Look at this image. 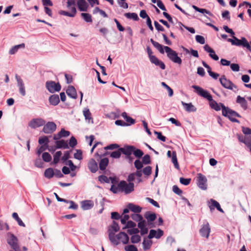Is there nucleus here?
Returning <instances> with one entry per match:
<instances>
[{
  "mask_svg": "<svg viewBox=\"0 0 251 251\" xmlns=\"http://www.w3.org/2000/svg\"><path fill=\"white\" fill-rule=\"evenodd\" d=\"M65 203H70V206L68 207V209H72L76 210L78 208V205L76 204L74 201H69L67 200V202H64Z\"/></svg>",
  "mask_w": 251,
  "mask_h": 251,
  "instance_id": "680f3d73",
  "label": "nucleus"
},
{
  "mask_svg": "<svg viewBox=\"0 0 251 251\" xmlns=\"http://www.w3.org/2000/svg\"><path fill=\"white\" fill-rule=\"evenodd\" d=\"M172 190L175 194L179 196H180L182 193V191L179 189L176 185H175L173 186Z\"/></svg>",
  "mask_w": 251,
  "mask_h": 251,
  "instance_id": "774afa93",
  "label": "nucleus"
},
{
  "mask_svg": "<svg viewBox=\"0 0 251 251\" xmlns=\"http://www.w3.org/2000/svg\"><path fill=\"white\" fill-rule=\"evenodd\" d=\"M195 39H196V41H197V42H198L201 44L202 45L205 43V39L201 35H197L195 36Z\"/></svg>",
  "mask_w": 251,
  "mask_h": 251,
  "instance_id": "0e129e2a",
  "label": "nucleus"
},
{
  "mask_svg": "<svg viewBox=\"0 0 251 251\" xmlns=\"http://www.w3.org/2000/svg\"><path fill=\"white\" fill-rule=\"evenodd\" d=\"M77 140L75 139V138L74 136H72L69 140L68 145L71 147L74 148L77 145Z\"/></svg>",
  "mask_w": 251,
  "mask_h": 251,
  "instance_id": "4d7b16f0",
  "label": "nucleus"
},
{
  "mask_svg": "<svg viewBox=\"0 0 251 251\" xmlns=\"http://www.w3.org/2000/svg\"><path fill=\"white\" fill-rule=\"evenodd\" d=\"M125 225V226L123 227V229L133 228L136 226V224L132 221H128Z\"/></svg>",
  "mask_w": 251,
  "mask_h": 251,
  "instance_id": "8fccbe9b",
  "label": "nucleus"
},
{
  "mask_svg": "<svg viewBox=\"0 0 251 251\" xmlns=\"http://www.w3.org/2000/svg\"><path fill=\"white\" fill-rule=\"evenodd\" d=\"M143 163L139 159H136L134 162V166L137 170H141L143 167Z\"/></svg>",
  "mask_w": 251,
  "mask_h": 251,
  "instance_id": "bf43d9fd",
  "label": "nucleus"
},
{
  "mask_svg": "<svg viewBox=\"0 0 251 251\" xmlns=\"http://www.w3.org/2000/svg\"><path fill=\"white\" fill-rule=\"evenodd\" d=\"M56 125L53 122H48L45 124L43 128V132L46 134H51L55 131Z\"/></svg>",
  "mask_w": 251,
  "mask_h": 251,
  "instance_id": "9d476101",
  "label": "nucleus"
},
{
  "mask_svg": "<svg viewBox=\"0 0 251 251\" xmlns=\"http://www.w3.org/2000/svg\"><path fill=\"white\" fill-rule=\"evenodd\" d=\"M210 232V227L208 222L204 224L201 228L200 229V233L203 237L208 238Z\"/></svg>",
  "mask_w": 251,
  "mask_h": 251,
  "instance_id": "4468645a",
  "label": "nucleus"
},
{
  "mask_svg": "<svg viewBox=\"0 0 251 251\" xmlns=\"http://www.w3.org/2000/svg\"><path fill=\"white\" fill-rule=\"evenodd\" d=\"M15 78L17 82V86L19 87V92L23 97L26 95L25 87L24 82L21 77L17 74L15 75Z\"/></svg>",
  "mask_w": 251,
  "mask_h": 251,
  "instance_id": "f8f14e48",
  "label": "nucleus"
},
{
  "mask_svg": "<svg viewBox=\"0 0 251 251\" xmlns=\"http://www.w3.org/2000/svg\"><path fill=\"white\" fill-rule=\"evenodd\" d=\"M6 241L7 244L14 251H21L19 245V240L13 233L11 232L7 233Z\"/></svg>",
  "mask_w": 251,
  "mask_h": 251,
  "instance_id": "20e7f679",
  "label": "nucleus"
},
{
  "mask_svg": "<svg viewBox=\"0 0 251 251\" xmlns=\"http://www.w3.org/2000/svg\"><path fill=\"white\" fill-rule=\"evenodd\" d=\"M143 163L146 164H150L151 163V157L149 154H146L142 158Z\"/></svg>",
  "mask_w": 251,
  "mask_h": 251,
  "instance_id": "052dcab7",
  "label": "nucleus"
},
{
  "mask_svg": "<svg viewBox=\"0 0 251 251\" xmlns=\"http://www.w3.org/2000/svg\"><path fill=\"white\" fill-rule=\"evenodd\" d=\"M142 172L145 175L149 176L151 175L152 173L151 167L148 166L144 168L142 171Z\"/></svg>",
  "mask_w": 251,
  "mask_h": 251,
  "instance_id": "6e6d98bb",
  "label": "nucleus"
},
{
  "mask_svg": "<svg viewBox=\"0 0 251 251\" xmlns=\"http://www.w3.org/2000/svg\"><path fill=\"white\" fill-rule=\"evenodd\" d=\"M150 62L155 66L159 67L162 70H165L166 68L164 63L161 60H160L156 56L151 59Z\"/></svg>",
  "mask_w": 251,
  "mask_h": 251,
  "instance_id": "393cba45",
  "label": "nucleus"
},
{
  "mask_svg": "<svg viewBox=\"0 0 251 251\" xmlns=\"http://www.w3.org/2000/svg\"><path fill=\"white\" fill-rule=\"evenodd\" d=\"M192 88L196 90V93L199 96L206 99L209 101L212 100L213 98L212 96L207 90H204L201 87L197 85H193Z\"/></svg>",
  "mask_w": 251,
  "mask_h": 251,
  "instance_id": "1a4fd4ad",
  "label": "nucleus"
},
{
  "mask_svg": "<svg viewBox=\"0 0 251 251\" xmlns=\"http://www.w3.org/2000/svg\"><path fill=\"white\" fill-rule=\"evenodd\" d=\"M109 163V159L108 158L104 157L100 160L99 162V168L101 171H104Z\"/></svg>",
  "mask_w": 251,
  "mask_h": 251,
  "instance_id": "c85d7f7f",
  "label": "nucleus"
},
{
  "mask_svg": "<svg viewBox=\"0 0 251 251\" xmlns=\"http://www.w3.org/2000/svg\"><path fill=\"white\" fill-rule=\"evenodd\" d=\"M205 51L208 52L209 56L215 61L219 60V56L215 53V51L208 45H205L203 47Z\"/></svg>",
  "mask_w": 251,
  "mask_h": 251,
  "instance_id": "f3484780",
  "label": "nucleus"
},
{
  "mask_svg": "<svg viewBox=\"0 0 251 251\" xmlns=\"http://www.w3.org/2000/svg\"><path fill=\"white\" fill-rule=\"evenodd\" d=\"M38 142L39 144L42 145V146H45V147L48 148L49 147L48 144L49 143V140L47 136H44L40 137L39 138Z\"/></svg>",
  "mask_w": 251,
  "mask_h": 251,
  "instance_id": "2f4dec72",
  "label": "nucleus"
},
{
  "mask_svg": "<svg viewBox=\"0 0 251 251\" xmlns=\"http://www.w3.org/2000/svg\"><path fill=\"white\" fill-rule=\"evenodd\" d=\"M130 240L132 243L136 244L141 241V237L138 234L133 235L131 236Z\"/></svg>",
  "mask_w": 251,
  "mask_h": 251,
  "instance_id": "a18cd8bd",
  "label": "nucleus"
},
{
  "mask_svg": "<svg viewBox=\"0 0 251 251\" xmlns=\"http://www.w3.org/2000/svg\"><path fill=\"white\" fill-rule=\"evenodd\" d=\"M161 85L168 90L169 96L170 97L173 96L174 94L173 90L164 82H162Z\"/></svg>",
  "mask_w": 251,
  "mask_h": 251,
  "instance_id": "49530a36",
  "label": "nucleus"
},
{
  "mask_svg": "<svg viewBox=\"0 0 251 251\" xmlns=\"http://www.w3.org/2000/svg\"><path fill=\"white\" fill-rule=\"evenodd\" d=\"M124 16L128 19H132L135 21L139 20L138 15L136 13H126L124 14Z\"/></svg>",
  "mask_w": 251,
  "mask_h": 251,
  "instance_id": "c9c22d12",
  "label": "nucleus"
},
{
  "mask_svg": "<svg viewBox=\"0 0 251 251\" xmlns=\"http://www.w3.org/2000/svg\"><path fill=\"white\" fill-rule=\"evenodd\" d=\"M54 175V170L52 168H49L44 172L45 177L48 179L51 178L53 177Z\"/></svg>",
  "mask_w": 251,
  "mask_h": 251,
  "instance_id": "72a5a7b5",
  "label": "nucleus"
},
{
  "mask_svg": "<svg viewBox=\"0 0 251 251\" xmlns=\"http://www.w3.org/2000/svg\"><path fill=\"white\" fill-rule=\"evenodd\" d=\"M152 244V242L151 240L150 239L147 240L146 238H144L143 242L142 243L143 250L144 251L149 250L151 248Z\"/></svg>",
  "mask_w": 251,
  "mask_h": 251,
  "instance_id": "f704fd0d",
  "label": "nucleus"
},
{
  "mask_svg": "<svg viewBox=\"0 0 251 251\" xmlns=\"http://www.w3.org/2000/svg\"><path fill=\"white\" fill-rule=\"evenodd\" d=\"M98 180L100 183H109V178L106 176L101 175L98 177Z\"/></svg>",
  "mask_w": 251,
  "mask_h": 251,
  "instance_id": "09e8293b",
  "label": "nucleus"
},
{
  "mask_svg": "<svg viewBox=\"0 0 251 251\" xmlns=\"http://www.w3.org/2000/svg\"><path fill=\"white\" fill-rule=\"evenodd\" d=\"M236 102L240 104L241 107L244 110H246L248 109V102L244 97H242L240 96H238L236 99Z\"/></svg>",
  "mask_w": 251,
  "mask_h": 251,
  "instance_id": "412c9836",
  "label": "nucleus"
},
{
  "mask_svg": "<svg viewBox=\"0 0 251 251\" xmlns=\"http://www.w3.org/2000/svg\"><path fill=\"white\" fill-rule=\"evenodd\" d=\"M83 115L85 117V119L86 120H91L92 119V117H91V113L89 110V109L88 108H85L83 111Z\"/></svg>",
  "mask_w": 251,
  "mask_h": 251,
  "instance_id": "603ef678",
  "label": "nucleus"
},
{
  "mask_svg": "<svg viewBox=\"0 0 251 251\" xmlns=\"http://www.w3.org/2000/svg\"><path fill=\"white\" fill-rule=\"evenodd\" d=\"M12 216L18 223V225L23 227H25V225L22 220L19 218L18 214L16 212L12 213Z\"/></svg>",
  "mask_w": 251,
  "mask_h": 251,
  "instance_id": "e433bc0d",
  "label": "nucleus"
},
{
  "mask_svg": "<svg viewBox=\"0 0 251 251\" xmlns=\"http://www.w3.org/2000/svg\"><path fill=\"white\" fill-rule=\"evenodd\" d=\"M134 149V146L127 145H125L124 147L120 148V151H121V153L125 155L126 156L131 155Z\"/></svg>",
  "mask_w": 251,
  "mask_h": 251,
  "instance_id": "2eb2a0df",
  "label": "nucleus"
},
{
  "mask_svg": "<svg viewBox=\"0 0 251 251\" xmlns=\"http://www.w3.org/2000/svg\"><path fill=\"white\" fill-rule=\"evenodd\" d=\"M232 38L227 39V41L231 43L232 45L242 46L243 47H250V44L245 37H242L240 40L236 36H231Z\"/></svg>",
  "mask_w": 251,
  "mask_h": 251,
  "instance_id": "423d86ee",
  "label": "nucleus"
},
{
  "mask_svg": "<svg viewBox=\"0 0 251 251\" xmlns=\"http://www.w3.org/2000/svg\"><path fill=\"white\" fill-rule=\"evenodd\" d=\"M62 152L61 151H56L53 155V160L52 163L54 164H57L60 160V158Z\"/></svg>",
  "mask_w": 251,
  "mask_h": 251,
  "instance_id": "58836bf2",
  "label": "nucleus"
},
{
  "mask_svg": "<svg viewBox=\"0 0 251 251\" xmlns=\"http://www.w3.org/2000/svg\"><path fill=\"white\" fill-rule=\"evenodd\" d=\"M46 88L50 93H54L60 91L61 86L59 82L56 83L55 81L49 80L46 82Z\"/></svg>",
  "mask_w": 251,
  "mask_h": 251,
  "instance_id": "0eeeda50",
  "label": "nucleus"
},
{
  "mask_svg": "<svg viewBox=\"0 0 251 251\" xmlns=\"http://www.w3.org/2000/svg\"><path fill=\"white\" fill-rule=\"evenodd\" d=\"M121 151H120V148H119L117 150L111 152L110 157L113 158L118 159L121 157Z\"/></svg>",
  "mask_w": 251,
  "mask_h": 251,
  "instance_id": "ea45409f",
  "label": "nucleus"
},
{
  "mask_svg": "<svg viewBox=\"0 0 251 251\" xmlns=\"http://www.w3.org/2000/svg\"><path fill=\"white\" fill-rule=\"evenodd\" d=\"M109 239L110 242L114 245L117 246L120 244L121 240L123 244H127L129 242V238L128 235L124 231H121L115 235V233L112 231L111 229L108 230Z\"/></svg>",
  "mask_w": 251,
  "mask_h": 251,
  "instance_id": "f03ea898",
  "label": "nucleus"
},
{
  "mask_svg": "<svg viewBox=\"0 0 251 251\" xmlns=\"http://www.w3.org/2000/svg\"><path fill=\"white\" fill-rule=\"evenodd\" d=\"M55 148L57 149H67L69 148V146L67 141L63 139L59 140L55 142Z\"/></svg>",
  "mask_w": 251,
  "mask_h": 251,
  "instance_id": "6ab92c4d",
  "label": "nucleus"
},
{
  "mask_svg": "<svg viewBox=\"0 0 251 251\" xmlns=\"http://www.w3.org/2000/svg\"><path fill=\"white\" fill-rule=\"evenodd\" d=\"M130 217L133 220L136 222H139V221L142 220L143 218V216L138 213L132 214Z\"/></svg>",
  "mask_w": 251,
  "mask_h": 251,
  "instance_id": "de8ad7c7",
  "label": "nucleus"
},
{
  "mask_svg": "<svg viewBox=\"0 0 251 251\" xmlns=\"http://www.w3.org/2000/svg\"><path fill=\"white\" fill-rule=\"evenodd\" d=\"M70 135V132L65 130L64 128H62L61 130L58 132L59 137H68Z\"/></svg>",
  "mask_w": 251,
  "mask_h": 251,
  "instance_id": "37998d69",
  "label": "nucleus"
},
{
  "mask_svg": "<svg viewBox=\"0 0 251 251\" xmlns=\"http://www.w3.org/2000/svg\"><path fill=\"white\" fill-rule=\"evenodd\" d=\"M42 158L45 162H49L51 160V156L49 153L45 152L42 154Z\"/></svg>",
  "mask_w": 251,
  "mask_h": 251,
  "instance_id": "c03bdc74",
  "label": "nucleus"
},
{
  "mask_svg": "<svg viewBox=\"0 0 251 251\" xmlns=\"http://www.w3.org/2000/svg\"><path fill=\"white\" fill-rule=\"evenodd\" d=\"M211 204L209 205V207L211 211L214 210L216 208L219 211L224 212L223 209L221 207L219 203L213 199H210Z\"/></svg>",
  "mask_w": 251,
  "mask_h": 251,
  "instance_id": "5701e85b",
  "label": "nucleus"
},
{
  "mask_svg": "<svg viewBox=\"0 0 251 251\" xmlns=\"http://www.w3.org/2000/svg\"><path fill=\"white\" fill-rule=\"evenodd\" d=\"M165 51L167 53V56L168 58L174 63H176L178 65L182 64V59L178 56L177 52L168 46L164 47Z\"/></svg>",
  "mask_w": 251,
  "mask_h": 251,
  "instance_id": "7ed1b4c3",
  "label": "nucleus"
},
{
  "mask_svg": "<svg viewBox=\"0 0 251 251\" xmlns=\"http://www.w3.org/2000/svg\"><path fill=\"white\" fill-rule=\"evenodd\" d=\"M77 6L80 11H87L88 4L85 0H78L77 1Z\"/></svg>",
  "mask_w": 251,
  "mask_h": 251,
  "instance_id": "a878e982",
  "label": "nucleus"
},
{
  "mask_svg": "<svg viewBox=\"0 0 251 251\" xmlns=\"http://www.w3.org/2000/svg\"><path fill=\"white\" fill-rule=\"evenodd\" d=\"M81 17L87 23H92V19L91 15L87 13H81Z\"/></svg>",
  "mask_w": 251,
  "mask_h": 251,
  "instance_id": "4c0bfd02",
  "label": "nucleus"
},
{
  "mask_svg": "<svg viewBox=\"0 0 251 251\" xmlns=\"http://www.w3.org/2000/svg\"><path fill=\"white\" fill-rule=\"evenodd\" d=\"M154 133L157 135V138L162 142L166 141V137L162 135L161 132H158L154 130Z\"/></svg>",
  "mask_w": 251,
  "mask_h": 251,
  "instance_id": "13d9d810",
  "label": "nucleus"
},
{
  "mask_svg": "<svg viewBox=\"0 0 251 251\" xmlns=\"http://www.w3.org/2000/svg\"><path fill=\"white\" fill-rule=\"evenodd\" d=\"M144 217L149 222H152L156 219V214L155 213L147 211L145 213Z\"/></svg>",
  "mask_w": 251,
  "mask_h": 251,
  "instance_id": "c756f323",
  "label": "nucleus"
},
{
  "mask_svg": "<svg viewBox=\"0 0 251 251\" xmlns=\"http://www.w3.org/2000/svg\"><path fill=\"white\" fill-rule=\"evenodd\" d=\"M191 179L190 178H184L182 177L179 179L180 183L185 186L189 185L191 182Z\"/></svg>",
  "mask_w": 251,
  "mask_h": 251,
  "instance_id": "864d4df0",
  "label": "nucleus"
},
{
  "mask_svg": "<svg viewBox=\"0 0 251 251\" xmlns=\"http://www.w3.org/2000/svg\"><path fill=\"white\" fill-rule=\"evenodd\" d=\"M125 250L126 251H138L137 247L133 245L125 246Z\"/></svg>",
  "mask_w": 251,
  "mask_h": 251,
  "instance_id": "338daca9",
  "label": "nucleus"
},
{
  "mask_svg": "<svg viewBox=\"0 0 251 251\" xmlns=\"http://www.w3.org/2000/svg\"><path fill=\"white\" fill-rule=\"evenodd\" d=\"M120 148V146L117 144H111L106 147H105L103 149L105 151L110 150H113L114 149H117Z\"/></svg>",
  "mask_w": 251,
  "mask_h": 251,
  "instance_id": "3c124183",
  "label": "nucleus"
},
{
  "mask_svg": "<svg viewBox=\"0 0 251 251\" xmlns=\"http://www.w3.org/2000/svg\"><path fill=\"white\" fill-rule=\"evenodd\" d=\"M45 124V121L42 118H34L28 123V126L31 128L35 129L38 127L43 126Z\"/></svg>",
  "mask_w": 251,
  "mask_h": 251,
  "instance_id": "9b49d317",
  "label": "nucleus"
},
{
  "mask_svg": "<svg viewBox=\"0 0 251 251\" xmlns=\"http://www.w3.org/2000/svg\"><path fill=\"white\" fill-rule=\"evenodd\" d=\"M71 151H68L65 152L63 156L62 157L61 159L63 162H66L68 159L70 157V153Z\"/></svg>",
  "mask_w": 251,
  "mask_h": 251,
  "instance_id": "e2e57ef3",
  "label": "nucleus"
},
{
  "mask_svg": "<svg viewBox=\"0 0 251 251\" xmlns=\"http://www.w3.org/2000/svg\"><path fill=\"white\" fill-rule=\"evenodd\" d=\"M25 47V44L24 43L15 45L12 47V48L9 50V53L10 54H14L18 51L19 49L21 48L24 49Z\"/></svg>",
  "mask_w": 251,
  "mask_h": 251,
  "instance_id": "7c9ffc66",
  "label": "nucleus"
},
{
  "mask_svg": "<svg viewBox=\"0 0 251 251\" xmlns=\"http://www.w3.org/2000/svg\"><path fill=\"white\" fill-rule=\"evenodd\" d=\"M207 180L205 176L201 173L198 174L197 184L201 189L205 190L207 189Z\"/></svg>",
  "mask_w": 251,
  "mask_h": 251,
  "instance_id": "ddd939ff",
  "label": "nucleus"
},
{
  "mask_svg": "<svg viewBox=\"0 0 251 251\" xmlns=\"http://www.w3.org/2000/svg\"><path fill=\"white\" fill-rule=\"evenodd\" d=\"M127 207L130 211L135 213H139L141 212L142 207L139 205H135L132 203H129L127 205Z\"/></svg>",
  "mask_w": 251,
  "mask_h": 251,
  "instance_id": "cd10ccee",
  "label": "nucleus"
},
{
  "mask_svg": "<svg viewBox=\"0 0 251 251\" xmlns=\"http://www.w3.org/2000/svg\"><path fill=\"white\" fill-rule=\"evenodd\" d=\"M49 101L50 105L56 106L60 102V99L57 94H53L49 98Z\"/></svg>",
  "mask_w": 251,
  "mask_h": 251,
  "instance_id": "b1692460",
  "label": "nucleus"
},
{
  "mask_svg": "<svg viewBox=\"0 0 251 251\" xmlns=\"http://www.w3.org/2000/svg\"><path fill=\"white\" fill-rule=\"evenodd\" d=\"M219 81L222 86L226 89L233 90L234 92L236 91L233 90L234 88L238 90L237 86L229 79H227L225 75H222Z\"/></svg>",
  "mask_w": 251,
  "mask_h": 251,
  "instance_id": "6e6552de",
  "label": "nucleus"
},
{
  "mask_svg": "<svg viewBox=\"0 0 251 251\" xmlns=\"http://www.w3.org/2000/svg\"><path fill=\"white\" fill-rule=\"evenodd\" d=\"M66 92L67 95L71 98L76 99L77 98L76 91L74 86L72 85H69L68 87Z\"/></svg>",
  "mask_w": 251,
  "mask_h": 251,
  "instance_id": "a211bd4d",
  "label": "nucleus"
},
{
  "mask_svg": "<svg viewBox=\"0 0 251 251\" xmlns=\"http://www.w3.org/2000/svg\"><path fill=\"white\" fill-rule=\"evenodd\" d=\"M209 106L216 111H220L221 108L222 110V115L225 117H227L231 122L240 123V121L234 118V117L241 118V116L236 111L226 107L223 103H218L217 101L212 99L211 101H209Z\"/></svg>",
  "mask_w": 251,
  "mask_h": 251,
  "instance_id": "f257e3e1",
  "label": "nucleus"
},
{
  "mask_svg": "<svg viewBox=\"0 0 251 251\" xmlns=\"http://www.w3.org/2000/svg\"><path fill=\"white\" fill-rule=\"evenodd\" d=\"M134 184L133 182L127 183L125 180H121L118 183V188L121 192L128 194L134 191Z\"/></svg>",
  "mask_w": 251,
  "mask_h": 251,
  "instance_id": "39448f33",
  "label": "nucleus"
},
{
  "mask_svg": "<svg viewBox=\"0 0 251 251\" xmlns=\"http://www.w3.org/2000/svg\"><path fill=\"white\" fill-rule=\"evenodd\" d=\"M81 207L84 210L91 209L94 206V202L92 200H84L81 201Z\"/></svg>",
  "mask_w": 251,
  "mask_h": 251,
  "instance_id": "aec40b11",
  "label": "nucleus"
},
{
  "mask_svg": "<svg viewBox=\"0 0 251 251\" xmlns=\"http://www.w3.org/2000/svg\"><path fill=\"white\" fill-rule=\"evenodd\" d=\"M132 153L137 158H141L144 154L143 151L140 149H137L134 147V149L133 150Z\"/></svg>",
  "mask_w": 251,
  "mask_h": 251,
  "instance_id": "a19ab883",
  "label": "nucleus"
},
{
  "mask_svg": "<svg viewBox=\"0 0 251 251\" xmlns=\"http://www.w3.org/2000/svg\"><path fill=\"white\" fill-rule=\"evenodd\" d=\"M126 1V0H118V3L121 7L127 9L128 5Z\"/></svg>",
  "mask_w": 251,
  "mask_h": 251,
  "instance_id": "69168bd1",
  "label": "nucleus"
},
{
  "mask_svg": "<svg viewBox=\"0 0 251 251\" xmlns=\"http://www.w3.org/2000/svg\"><path fill=\"white\" fill-rule=\"evenodd\" d=\"M172 162L174 165V167L177 170H179V166L177 161L176 152V151H173L172 155Z\"/></svg>",
  "mask_w": 251,
  "mask_h": 251,
  "instance_id": "473e14b6",
  "label": "nucleus"
},
{
  "mask_svg": "<svg viewBox=\"0 0 251 251\" xmlns=\"http://www.w3.org/2000/svg\"><path fill=\"white\" fill-rule=\"evenodd\" d=\"M121 115L126 122V123L127 125L126 126H130L135 124V120L132 118L128 116L126 112H123Z\"/></svg>",
  "mask_w": 251,
  "mask_h": 251,
  "instance_id": "bb28decb",
  "label": "nucleus"
},
{
  "mask_svg": "<svg viewBox=\"0 0 251 251\" xmlns=\"http://www.w3.org/2000/svg\"><path fill=\"white\" fill-rule=\"evenodd\" d=\"M109 228L111 229V231H113L114 233L115 232L119 231L120 230V227L118 224L115 221H113L112 225H111V226L109 227Z\"/></svg>",
  "mask_w": 251,
  "mask_h": 251,
  "instance_id": "79ce46f5",
  "label": "nucleus"
},
{
  "mask_svg": "<svg viewBox=\"0 0 251 251\" xmlns=\"http://www.w3.org/2000/svg\"><path fill=\"white\" fill-rule=\"evenodd\" d=\"M74 158L79 160L83 159L82 151L81 150H76V152L74 154Z\"/></svg>",
  "mask_w": 251,
  "mask_h": 251,
  "instance_id": "5fc2aeb1",
  "label": "nucleus"
},
{
  "mask_svg": "<svg viewBox=\"0 0 251 251\" xmlns=\"http://www.w3.org/2000/svg\"><path fill=\"white\" fill-rule=\"evenodd\" d=\"M87 166L90 171L92 173H95L98 170L99 168L97 162L94 158H91L89 160Z\"/></svg>",
  "mask_w": 251,
  "mask_h": 251,
  "instance_id": "dca6fc26",
  "label": "nucleus"
},
{
  "mask_svg": "<svg viewBox=\"0 0 251 251\" xmlns=\"http://www.w3.org/2000/svg\"><path fill=\"white\" fill-rule=\"evenodd\" d=\"M181 104L183 106L185 110L188 112H196L197 108L191 103H186L181 101Z\"/></svg>",
  "mask_w": 251,
  "mask_h": 251,
  "instance_id": "4be33fe9",
  "label": "nucleus"
}]
</instances>
